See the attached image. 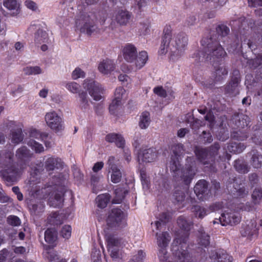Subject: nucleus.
<instances>
[{
  "instance_id": "46",
  "label": "nucleus",
  "mask_w": 262,
  "mask_h": 262,
  "mask_svg": "<svg viewBox=\"0 0 262 262\" xmlns=\"http://www.w3.org/2000/svg\"><path fill=\"white\" fill-rule=\"evenodd\" d=\"M194 174L192 170H187L184 172L183 179L186 184H188L190 182Z\"/></svg>"
},
{
  "instance_id": "21",
  "label": "nucleus",
  "mask_w": 262,
  "mask_h": 262,
  "mask_svg": "<svg viewBox=\"0 0 262 262\" xmlns=\"http://www.w3.org/2000/svg\"><path fill=\"white\" fill-rule=\"evenodd\" d=\"M207 189V182L204 180H200L194 186V191L199 199H203L202 196H200V195L204 193L206 191Z\"/></svg>"
},
{
  "instance_id": "29",
  "label": "nucleus",
  "mask_w": 262,
  "mask_h": 262,
  "mask_svg": "<svg viewBox=\"0 0 262 262\" xmlns=\"http://www.w3.org/2000/svg\"><path fill=\"white\" fill-rule=\"evenodd\" d=\"M24 73L27 75H35L41 74L42 69L38 66H29L24 69Z\"/></svg>"
},
{
  "instance_id": "61",
  "label": "nucleus",
  "mask_w": 262,
  "mask_h": 262,
  "mask_svg": "<svg viewBox=\"0 0 262 262\" xmlns=\"http://www.w3.org/2000/svg\"><path fill=\"white\" fill-rule=\"evenodd\" d=\"M119 191H120V190H118V189H116L115 190L116 194L119 198V200H114L113 201V203H115V204L120 203V202L121 201L122 199H123V195H122V193L119 192Z\"/></svg>"
},
{
  "instance_id": "40",
  "label": "nucleus",
  "mask_w": 262,
  "mask_h": 262,
  "mask_svg": "<svg viewBox=\"0 0 262 262\" xmlns=\"http://www.w3.org/2000/svg\"><path fill=\"white\" fill-rule=\"evenodd\" d=\"M173 154L176 157H179L184 154V149L183 145L181 144L174 145L172 147Z\"/></svg>"
},
{
  "instance_id": "37",
  "label": "nucleus",
  "mask_w": 262,
  "mask_h": 262,
  "mask_svg": "<svg viewBox=\"0 0 262 262\" xmlns=\"http://www.w3.org/2000/svg\"><path fill=\"white\" fill-rule=\"evenodd\" d=\"M252 199L254 204H258L262 199V190L260 189H255L252 194Z\"/></svg>"
},
{
  "instance_id": "6",
  "label": "nucleus",
  "mask_w": 262,
  "mask_h": 262,
  "mask_svg": "<svg viewBox=\"0 0 262 262\" xmlns=\"http://www.w3.org/2000/svg\"><path fill=\"white\" fill-rule=\"evenodd\" d=\"M107 222L111 227H122L126 224L125 214L119 209H113L108 216Z\"/></svg>"
},
{
  "instance_id": "32",
  "label": "nucleus",
  "mask_w": 262,
  "mask_h": 262,
  "mask_svg": "<svg viewBox=\"0 0 262 262\" xmlns=\"http://www.w3.org/2000/svg\"><path fill=\"white\" fill-rule=\"evenodd\" d=\"M256 225L254 222L252 223L251 225H247L244 227V230H242L241 232L243 236L252 235L255 231Z\"/></svg>"
},
{
  "instance_id": "10",
  "label": "nucleus",
  "mask_w": 262,
  "mask_h": 262,
  "mask_svg": "<svg viewBox=\"0 0 262 262\" xmlns=\"http://www.w3.org/2000/svg\"><path fill=\"white\" fill-rule=\"evenodd\" d=\"M219 221L223 226L234 225L239 223L241 216L237 212L230 210L222 214Z\"/></svg>"
},
{
  "instance_id": "1",
  "label": "nucleus",
  "mask_w": 262,
  "mask_h": 262,
  "mask_svg": "<svg viewBox=\"0 0 262 262\" xmlns=\"http://www.w3.org/2000/svg\"><path fill=\"white\" fill-rule=\"evenodd\" d=\"M187 38L181 35L171 38L170 34H165L158 52L159 54H165L167 51V48L169 47L172 53L171 58L173 60H177L183 54L187 45Z\"/></svg>"
},
{
  "instance_id": "8",
  "label": "nucleus",
  "mask_w": 262,
  "mask_h": 262,
  "mask_svg": "<svg viewBox=\"0 0 262 262\" xmlns=\"http://www.w3.org/2000/svg\"><path fill=\"white\" fill-rule=\"evenodd\" d=\"M90 15L80 16L76 20V30L80 33L91 35L95 30V26L90 24Z\"/></svg>"
},
{
  "instance_id": "52",
  "label": "nucleus",
  "mask_w": 262,
  "mask_h": 262,
  "mask_svg": "<svg viewBox=\"0 0 262 262\" xmlns=\"http://www.w3.org/2000/svg\"><path fill=\"white\" fill-rule=\"evenodd\" d=\"M115 143L118 147L122 148L125 144V140L121 135H118Z\"/></svg>"
},
{
  "instance_id": "44",
  "label": "nucleus",
  "mask_w": 262,
  "mask_h": 262,
  "mask_svg": "<svg viewBox=\"0 0 262 262\" xmlns=\"http://www.w3.org/2000/svg\"><path fill=\"white\" fill-rule=\"evenodd\" d=\"M154 92L156 95L161 97H166L167 96V92L162 86H158L154 89Z\"/></svg>"
},
{
  "instance_id": "12",
  "label": "nucleus",
  "mask_w": 262,
  "mask_h": 262,
  "mask_svg": "<svg viewBox=\"0 0 262 262\" xmlns=\"http://www.w3.org/2000/svg\"><path fill=\"white\" fill-rule=\"evenodd\" d=\"M41 193H43V198H48L49 203L51 206L56 207L59 205L62 202V198L58 193H52V188L48 187L41 189Z\"/></svg>"
},
{
  "instance_id": "38",
  "label": "nucleus",
  "mask_w": 262,
  "mask_h": 262,
  "mask_svg": "<svg viewBox=\"0 0 262 262\" xmlns=\"http://www.w3.org/2000/svg\"><path fill=\"white\" fill-rule=\"evenodd\" d=\"M100 177L96 174L92 175L91 177V185L93 186V191L94 192L97 193L99 190V181Z\"/></svg>"
},
{
  "instance_id": "3",
  "label": "nucleus",
  "mask_w": 262,
  "mask_h": 262,
  "mask_svg": "<svg viewBox=\"0 0 262 262\" xmlns=\"http://www.w3.org/2000/svg\"><path fill=\"white\" fill-rule=\"evenodd\" d=\"M83 87L89 92L94 100L99 101L103 98L105 91L103 87L93 79H85L83 83Z\"/></svg>"
},
{
  "instance_id": "59",
  "label": "nucleus",
  "mask_w": 262,
  "mask_h": 262,
  "mask_svg": "<svg viewBox=\"0 0 262 262\" xmlns=\"http://www.w3.org/2000/svg\"><path fill=\"white\" fill-rule=\"evenodd\" d=\"M170 168L174 172H179L180 170L179 162H173L170 164Z\"/></svg>"
},
{
  "instance_id": "18",
  "label": "nucleus",
  "mask_w": 262,
  "mask_h": 262,
  "mask_svg": "<svg viewBox=\"0 0 262 262\" xmlns=\"http://www.w3.org/2000/svg\"><path fill=\"white\" fill-rule=\"evenodd\" d=\"M157 157L156 150L154 148H148L143 150L139 157L143 161L150 162L155 160Z\"/></svg>"
},
{
  "instance_id": "57",
  "label": "nucleus",
  "mask_w": 262,
  "mask_h": 262,
  "mask_svg": "<svg viewBox=\"0 0 262 262\" xmlns=\"http://www.w3.org/2000/svg\"><path fill=\"white\" fill-rule=\"evenodd\" d=\"M249 5L251 7L262 6V0H248Z\"/></svg>"
},
{
  "instance_id": "9",
  "label": "nucleus",
  "mask_w": 262,
  "mask_h": 262,
  "mask_svg": "<svg viewBox=\"0 0 262 262\" xmlns=\"http://www.w3.org/2000/svg\"><path fill=\"white\" fill-rule=\"evenodd\" d=\"M157 244L160 248L158 253V256L160 260H164L166 257V251L165 247L170 241L169 234L166 232H162V233H157Z\"/></svg>"
},
{
  "instance_id": "25",
  "label": "nucleus",
  "mask_w": 262,
  "mask_h": 262,
  "mask_svg": "<svg viewBox=\"0 0 262 262\" xmlns=\"http://www.w3.org/2000/svg\"><path fill=\"white\" fill-rule=\"evenodd\" d=\"M3 6L8 10H17L19 8L18 0H2Z\"/></svg>"
},
{
  "instance_id": "41",
  "label": "nucleus",
  "mask_w": 262,
  "mask_h": 262,
  "mask_svg": "<svg viewBox=\"0 0 262 262\" xmlns=\"http://www.w3.org/2000/svg\"><path fill=\"white\" fill-rule=\"evenodd\" d=\"M22 132L21 129H18L12 134V141L15 143H18L23 140Z\"/></svg>"
},
{
  "instance_id": "24",
  "label": "nucleus",
  "mask_w": 262,
  "mask_h": 262,
  "mask_svg": "<svg viewBox=\"0 0 262 262\" xmlns=\"http://www.w3.org/2000/svg\"><path fill=\"white\" fill-rule=\"evenodd\" d=\"M44 255L51 262H67L65 259H59L56 252L52 249H46Z\"/></svg>"
},
{
  "instance_id": "5",
  "label": "nucleus",
  "mask_w": 262,
  "mask_h": 262,
  "mask_svg": "<svg viewBox=\"0 0 262 262\" xmlns=\"http://www.w3.org/2000/svg\"><path fill=\"white\" fill-rule=\"evenodd\" d=\"M207 47L208 50L210 49L212 52L210 53H207L206 52H200L198 54L199 56V60L200 61H203L207 60L209 58L210 60L212 59L214 60L215 58H219V57H223L225 55L226 52H225L223 48L217 43H214L213 45H211L209 43L207 44Z\"/></svg>"
},
{
  "instance_id": "34",
  "label": "nucleus",
  "mask_w": 262,
  "mask_h": 262,
  "mask_svg": "<svg viewBox=\"0 0 262 262\" xmlns=\"http://www.w3.org/2000/svg\"><path fill=\"white\" fill-rule=\"evenodd\" d=\"M85 76V72L80 67H76L72 72L71 77L73 80L83 78Z\"/></svg>"
},
{
  "instance_id": "20",
  "label": "nucleus",
  "mask_w": 262,
  "mask_h": 262,
  "mask_svg": "<svg viewBox=\"0 0 262 262\" xmlns=\"http://www.w3.org/2000/svg\"><path fill=\"white\" fill-rule=\"evenodd\" d=\"M62 166V162L60 159L50 157L46 161L45 167L47 170H52L54 168H59Z\"/></svg>"
},
{
  "instance_id": "26",
  "label": "nucleus",
  "mask_w": 262,
  "mask_h": 262,
  "mask_svg": "<svg viewBox=\"0 0 262 262\" xmlns=\"http://www.w3.org/2000/svg\"><path fill=\"white\" fill-rule=\"evenodd\" d=\"M110 196L108 194H102L99 195L96 198V202L98 207L105 208L110 202Z\"/></svg>"
},
{
  "instance_id": "63",
  "label": "nucleus",
  "mask_w": 262,
  "mask_h": 262,
  "mask_svg": "<svg viewBox=\"0 0 262 262\" xmlns=\"http://www.w3.org/2000/svg\"><path fill=\"white\" fill-rule=\"evenodd\" d=\"M188 132V130L185 128L180 129L177 133V135L180 138H183L185 136L186 134Z\"/></svg>"
},
{
  "instance_id": "43",
  "label": "nucleus",
  "mask_w": 262,
  "mask_h": 262,
  "mask_svg": "<svg viewBox=\"0 0 262 262\" xmlns=\"http://www.w3.org/2000/svg\"><path fill=\"white\" fill-rule=\"evenodd\" d=\"M217 33L222 36H225L229 33V29L224 25H219L216 28Z\"/></svg>"
},
{
  "instance_id": "62",
  "label": "nucleus",
  "mask_w": 262,
  "mask_h": 262,
  "mask_svg": "<svg viewBox=\"0 0 262 262\" xmlns=\"http://www.w3.org/2000/svg\"><path fill=\"white\" fill-rule=\"evenodd\" d=\"M176 199L178 202H182L184 200V199L185 198V194L184 193L181 192L179 193H176Z\"/></svg>"
},
{
  "instance_id": "16",
  "label": "nucleus",
  "mask_w": 262,
  "mask_h": 262,
  "mask_svg": "<svg viewBox=\"0 0 262 262\" xmlns=\"http://www.w3.org/2000/svg\"><path fill=\"white\" fill-rule=\"evenodd\" d=\"M215 71L213 74V77L215 82H219L222 81L227 76L228 71L225 66L220 63L214 64Z\"/></svg>"
},
{
  "instance_id": "39",
  "label": "nucleus",
  "mask_w": 262,
  "mask_h": 262,
  "mask_svg": "<svg viewBox=\"0 0 262 262\" xmlns=\"http://www.w3.org/2000/svg\"><path fill=\"white\" fill-rule=\"evenodd\" d=\"M252 164L254 168H260L262 165V156L254 155L252 157Z\"/></svg>"
},
{
  "instance_id": "60",
  "label": "nucleus",
  "mask_w": 262,
  "mask_h": 262,
  "mask_svg": "<svg viewBox=\"0 0 262 262\" xmlns=\"http://www.w3.org/2000/svg\"><path fill=\"white\" fill-rule=\"evenodd\" d=\"M141 177L142 183L143 187H148V181H147V180H146V176L143 172V171L141 172Z\"/></svg>"
},
{
  "instance_id": "17",
  "label": "nucleus",
  "mask_w": 262,
  "mask_h": 262,
  "mask_svg": "<svg viewBox=\"0 0 262 262\" xmlns=\"http://www.w3.org/2000/svg\"><path fill=\"white\" fill-rule=\"evenodd\" d=\"M148 59V54L145 51H142L138 55L136 54L134 61L136 70H140L142 68L146 63Z\"/></svg>"
},
{
  "instance_id": "11",
  "label": "nucleus",
  "mask_w": 262,
  "mask_h": 262,
  "mask_svg": "<svg viewBox=\"0 0 262 262\" xmlns=\"http://www.w3.org/2000/svg\"><path fill=\"white\" fill-rule=\"evenodd\" d=\"M116 68V62L113 59H105L101 60L98 64V70L103 75L111 74Z\"/></svg>"
},
{
  "instance_id": "22",
  "label": "nucleus",
  "mask_w": 262,
  "mask_h": 262,
  "mask_svg": "<svg viewBox=\"0 0 262 262\" xmlns=\"http://www.w3.org/2000/svg\"><path fill=\"white\" fill-rule=\"evenodd\" d=\"M127 98V94L124 89L119 87L115 90L113 100L123 103Z\"/></svg>"
},
{
  "instance_id": "47",
  "label": "nucleus",
  "mask_w": 262,
  "mask_h": 262,
  "mask_svg": "<svg viewBox=\"0 0 262 262\" xmlns=\"http://www.w3.org/2000/svg\"><path fill=\"white\" fill-rule=\"evenodd\" d=\"M200 243L201 245L205 247L209 244V236L205 233H201V237H200Z\"/></svg>"
},
{
  "instance_id": "28",
  "label": "nucleus",
  "mask_w": 262,
  "mask_h": 262,
  "mask_svg": "<svg viewBox=\"0 0 262 262\" xmlns=\"http://www.w3.org/2000/svg\"><path fill=\"white\" fill-rule=\"evenodd\" d=\"M108 173H110L111 180L113 183H117L121 181L122 173L118 168L109 169Z\"/></svg>"
},
{
  "instance_id": "33",
  "label": "nucleus",
  "mask_w": 262,
  "mask_h": 262,
  "mask_svg": "<svg viewBox=\"0 0 262 262\" xmlns=\"http://www.w3.org/2000/svg\"><path fill=\"white\" fill-rule=\"evenodd\" d=\"M123 103L113 100L109 106V110L111 113H119L122 108Z\"/></svg>"
},
{
  "instance_id": "42",
  "label": "nucleus",
  "mask_w": 262,
  "mask_h": 262,
  "mask_svg": "<svg viewBox=\"0 0 262 262\" xmlns=\"http://www.w3.org/2000/svg\"><path fill=\"white\" fill-rule=\"evenodd\" d=\"M29 155V151L25 147L19 148L16 152V156L20 159L27 157Z\"/></svg>"
},
{
  "instance_id": "56",
  "label": "nucleus",
  "mask_w": 262,
  "mask_h": 262,
  "mask_svg": "<svg viewBox=\"0 0 262 262\" xmlns=\"http://www.w3.org/2000/svg\"><path fill=\"white\" fill-rule=\"evenodd\" d=\"M103 166L104 163L103 162H98L94 164L92 168L93 171L94 172H97L103 168Z\"/></svg>"
},
{
  "instance_id": "23",
  "label": "nucleus",
  "mask_w": 262,
  "mask_h": 262,
  "mask_svg": "<svg viewBox=\"0 0 262 262\" xmlns=\"http://www.w3.org/2000/svg\"><path fill=\"white\" fill-rule=\"evenodd\" d=\"M45 239L49 244H53L57 239L56 230L54 229H48L45 232Z\"/></svg>"
},
{
  "instance_id": "51",
  "label": "nucleus",
  "mask_w": 262,
  "mask_h": 262,
  "mask_svg": "<svg viewBox=\"0 0 262 262\" xmlns=\"http://www.w3.org/2000/svg\"><path fill=\"white\" fill-rule=\"evenodd\" d=\"M236 196L238 198H243L247 195L248 191L244 188H241L236 192Z\"/></svg>"
},
{
  "instance_id": "55",
  "label": "nucleus",
  "mask_w": 262,
  "mask_h": 262,
  "mask_svg": "<svg viewBox=\"0 0 262 262\" xmlns=\"http://www.w3.org/2000/svg\"><path fill=\"white\" fill-rule=\"evenodd\" d=\"M118 134H110L105 137V140L108 142H115L116 140L117 139Z\"/></svg>"
},
{
  "instance_id": "50",
  "label": "nucleus",
  "mask_w": 262,
  "mask_h": 262,
  "mask_svg": "<svg viewBox=\"0 0 262 262\" xmlns=\"http://www.w3.org/2000/svg\"><path fill=\"white\" fill-rule=\"evenodd\" d=\"M195 154L198 158L200 160L204 159L205 157L207 155V152L206 149H196L195 151Z\"/></svg>"
},
{
  "instance_id": "49",
  "label": "nucleus",
  "mask_w": 262,
  "mask_h": 262,
  "mask_svg": "<svg viewBox=\"0 0 262 262\" xmlns=\"http://www.w3.org/2000/svg\"><path fill=\"white\" fill-rule=\"evenodd\" d=\"M8 223L12 226H18L20 224L19 219L16 216H10L8 217Z\"/></svg>"
},
{
  "instance_id": "64",
  "label": "nucleus",
  "mask_w": 262,
  "mask_h": 262,
  "mask_svg": "<svg viewBox=\"0 0 262 262\" xmlns=\"http://www.w3.org/2000/svg\"><path fill=\"white\" fill-rule=\"evenodd\" d=\"M14 251L16 253L23 254L26 252V249L23 247H16Z\"/></svg>"
},
{
  "instance_id": "19",
  "label": "nucleus",
  "mask_w": 262,
  "mask_h": 262,
  "mask_svg": "<svg viewBox=\"0 0 262 262\" xmlns=\"http://www.w3.org/2000/svg\"><path fill=\"white\" fill-rule=\"evenodd\" d=\"M132 14L126 10H120L116 15L117 22L122 25H126L131 18Z\"/></svg>"
},
{
  "instance_id": "45",
  "label": "nucleus",
  "mask_w": 262,
  "mask_h": 262,
  "mask_svg": "<svg viewBox=\"0 0 262 262\" xmlns=\"http://www.w3.org/2000/svg\"><path fill=\"white\" fill-rule=\"evenodd\" d=\"M232 257L226 253H222L218 257L219 262H231Z\"/></svg>"
},
{
  "instance_id": "58",
  "label": "nucleus",
  "mask_w": 262,
  "mask_h": 262,
  "mask_svg": "<svg viewBox=\"0 0 262 262\" xmlns=\"http://www.w3.org/2000/svg\"><path fill=\"white\" fill-rule=\"evenodd\" d=\"M118 79L122 82H128L130 81V78L125 74H120L118 76Z\"/></svg>"
},
{
  "instance_id": "27",
  "label": "nucleus",
  "mask_w": 262,
  "mask_h": 262,
  "mask_svg": "<svg viewBox=\"0 0 262 262\" xmlns=\"http://www.w3.org/2000/svg\"><path fill=\"white\" fill-rule=\"evenodd\" d=\"M48 34L45 31L38 30L35 35V42L37 44L47 42Z\"/></svg>"
},
{
  "instance_id": "14",
  "label": "nucleus",
  "mask_w": 262,
  "mask_h": 262,
  "mask_svg": "<svg viewBox=\"0 0 262 262\" xmlns=\"http://www.w3.org/2000/svg\"><path fill=\"white\" fill-rule=\"evenodd\" d=\"M45 119L48 125L56 132L63 129L61 119L59 116H46Z\"/></svg>"
},
{
  "instance_id": "35",
  "label": "nucleus",
  "mask_w": 262,
  "mask_h": 262,
  "mask_svg": "<svg viewBox=\"0 0 262 262\" xmlns=\"http://www.w3.org/2000/svg\"><path fill=\"white\" fill-rule=\"evenodd\" d=\"M72 228L70 225H66L62 226L60 235L65 239H69L71 236Z\"/></svg>"
},
{
  "instance_id": "53",
  "label": "nucleus",
  "mask_w": 262,
  "mask_h": 262,
  "mask_svg": "<svg viewBox=\"0 0 262 262\" xmlns=\"http://www.w3.org/2000/svg\"><path fill=\"white\" fill-rule=\"evenodd\" d=\"M115 158L113 156H111L108 158L107 164L108 166L109 169L117 168L115 164Z\"/></svg>"
},
{
  "instance_id": "30",
  "label": "nucleus",
  "mask_w": 262,
  "mask_h": 262,
  "mask_svg": "<svg viewBox=\"0 0 262 262\" xmlns=\"http://www.w3.org/2000/svg\"><path fill=\"white\" fill-rule=\"evenodd\" d=\"M192 212L196 217L199 219H202L207 214L205 208L199 205L194 206L192 208Z\"/></svg>"
},
{
  "instance_id": "7",
  "label": "nucleus",
  "mask_w": 262,
  "mask_h": 262,
  "mask_svg": "<svg viewBox=\"0 0 262 262\" xmlns=\"http://www.w3.org/2000/svg\"><path fill=\"white\" fill-rule=\"evenodd\" d=\"M20 172L14 165L9 164L0 169V177L7 182H13L17 180Z\"/></svg>"
},
{
  "instance_id": "48",
  "label": "nucleus",
  "mask_w": 262,
  "mask_h": 262,
  "mask_svg": "<svg viewBox=\"0 0 262 262\" xmlns=\"http://www.w3.org/2000/svg\"><path fill=\"white\" fill-rule=\"evenodd\" d=\"M25 5L27 8L33 11H36L38 9V6L36 3L31 0L26 1Z\"/></svg>"
},
{
  "instance_id": "4",
  "label": "nucleus",
  "mask_w": 262,
  "mask_h": 262,
  "mask_svg": "<svg viewBox=\"0 0 262 262\" xmlns=\"http://www.w3.org/2000/svg\"><path fill=\"white\" fill-rule=\"evenodd\" d=\"M66 88L71 93L73 94H79L80 98V106L83 112L87 113L89 110V103L88 99V95L86 92H79L80 85L74 81L67 82L65 84Z\"/></svg>"
},
{
  "instance_id": "54",
  "label": "nucleus",
  "mask_w": 262,
  "mask_h": 262,
  "mask_svg": "<svg viewBox=\"0 0 262 262\" xmlns=\"http://www.w3.org/2000/svg\"><path fill=\"white\" fill-rule=\"evenodd\" d=\"M49 94V89L44 87L38 92V96L42 98L45 99L48 97Z\"/></svg>"
},
{
  "instance_id": "13",
  "label": "nucleus",
  "mask_w": 262,
  "mask_h": 262,
  "mask_svg": "<svg viewBox=\"0 0 262 262\" xmlns=\"http://www.w3.org/2000/svg\"><path fill=\"white\" fill-rule=\"evenodd\" d=\"M30 136L32 138H35L37 139H43L45 137H47V135L45 134H40L36 129H34L31 132ZM28 145L34 149L36 152H41L44 150V148L41 144H39L36 141H35L33 139H31L28 142Z\"/></svg>"
},
{
  "instance_id": "2",
  "label": "nucleus",
  "mask_w": 262,
  "mask_h": 262,
  "mask_svg": "<svg viewBox=\"0 0 262 262\" xmlns=\"http://www.w3.org/2000/svg\"><path fill=\"white\" fill-rule=\"evenodd\" d=\"M106 240L107 243L108 251L111 257L114 259L121 258L123 254V248L127 244L126 241L114 236H107Z\"/></svg>"
},
{
  "instance_id": "36",
  "label": "nucleus",
  "mask_w": 262,
  "mask_h": 262,
  "mask_svg": "<svg viewBox=\"0 0 262 262\" xmlns=\"http://www.w3.org/2000/svg\"><path fill=\"white\" fill-rule=\"evenodd\" d=\"M151 120L149 116H140L139 125L142 129L146 128L149 125Z\"/></svg>"
},
{
  "instance_id": "15",
  "label": "nucleus",
  "mask_w": 262,
  "mask_h": 262,
  "mask_svg": "<svg viewBox=\"0 0 262 262\" xmlns=\"http://www.w3.org/2000/svg\"><path fill=\"white\" fill-rule=\"evenodd\" d=\"M123 55L124 59L129 62H133L137 54V49L132 44L128 43L125 45L122 50Z\"/></svg>"
},
{
  "instance_id": "31",
  "label": "nucleus",
  "mask_w": 262,
  "mask_h": 262,
  "mask_svg": "<svg viewBox=\"0 0 262 262\" xmlns=\"http://www.w3.org/2000/svg\"><path fill=\"white\" fill-rule=\"evenodd\" d=\"M177 222L179 227L185 230H189L192 226V223L189 222L183 217H180L178 219Z\"/></svg>"
}]
</instances>
